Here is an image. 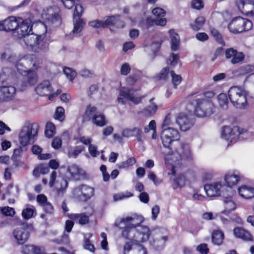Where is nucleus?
Here are the masks:
<instances>
[{
    "label": "nucleus",
    "instance_id": "14",
    "mask_svg": "<svg viewBox=\"0 0 254 254\" xmlns=\"http://www.w3.org/2000/svg\"><path fill=\"white\" fill-rule=\"evenodd\" d=\"M58 8L56 7H50L44 10L42 13L43 18L51 21L56 26L61 24V19L58 14Z\"/></svg>",
    "mask_w": 254,
    "mask_h": 254
},
{
    "label": "nucleus",
    "instance_id": "21",
    "mask_svg": "<svg viewBox=\"0 0 254 254\" xmlns=\"http://www.w3.org/2000/svg\"><path fill=\"white\" fill-rule=\"evenodd\" d=\"M67 172L70 174L72 179L79 180L85 175L84 171L75 164H72L67 168Z\"/></svg>",
    "mask_w": 254,
    "mask_h": 254
},
{
    "label": "nucleus",
    "instance_id": "16",
    "mask_svg": "<svg viewBox=\"0 0 254 254\" xmlns=\"http://www.w3.org/2000/svg\"><path fill=\"white\" fill-rule=\"evenodd\" d=\"M52 91L53 89L50 82L47 80L42 81L35 88L36 93L42 96H49Z\"/></svg>",
    "mask_w": 254,
    "mask_h": 254
},
{
    "label": "nucleus",
    "instance_id": "18",
    "mask_svg": "<svg viewBox=\"0 0 254 254\" xmlns=\"http://www.w3.org/2000/svg\"><path fill=\"white\" fill-rule=\"evenodd\" d=\"M238 135L237 128H232L230 127L226 126L223 128L221 137L222 138L230 140L231 142H232L237 138Z\"/></svg>",
    "mask_w": 254,
    "mask_h": 254
},
{
    "label": "nucleus",
    "instance_id": "49",
    "mask_svg": "<svg viewBox=\"0 0 254 254\" xmlns=\"http://www.w3.org/2000/svg\"><path fill=\"white\" fill-rule=\"evenodd\" d=\"M64 109L62 107H59L57 108L55 118L60 121H63L64 118Z\"/></svg>",
    "mask_w": 254,
    "mask_h": 254
},
{
    "label": "nucleus",
    "instance_id": "42",
    "mask_svg": "<svg viewBox=\"0 0 254 254\" xmlns=\"http://www.w3.org/2000/svg\"><path fill=\"white\" fill-rule=\"evenodd\" d=\"M150 130H153L152 134V138L154 139L157 137L156 134V123L154 120H152L150 122L148 126L144 127V130L145 132H148Z\"/></svg>",
    "mask_w": 254,
    "mask_h": 254
},
{
    "label": "nucleus",
    "instance_id": "64",
    "mask_svg": "<svg viewBox=\"0 0 254 254\" xmlns=\"http://www.w3.org/2000/svg\"><path fill=\"white\" fill-rule=\"evenodd\" d=\"M37 202L42 206L48 202L47 197L43 194L38 195L37 196Z\"/></svg>",
    "mask_w": 254,
    "mask_h": 254
},
{
    "label": "nucleus",
    "instance_id": "54",
    "mask_svg": "<svg viewBox=\"0 0 254 254\" xmlns=\"http://www.w3.org/2000/svg\"><path fill=\"white\" fill-rule=\"evenodd\" d=\"M17 188H14L13 185H9L7 188V193L6 194H4L2 196V199H4L5 196L7 194L11 195L13 196L16 195L17 193Z\"/></svg>",
    "mask_w": 254,
    "mask_h": 254
},
{
    "label": "nucleus",
    "instance_id": "24",
    "mask_svg": "<svg viewBox=\"0 0 254 254\" xmlns=\"http://www.w3.org/2000/svg\"><path fill=\"white\" fill-rule=\"evenodd\" d=\"M154 98H151L149 100V105L144 108L142 111L139 113L142 114L146 117L151 116L154 115L158 109L157 105L153 102Z\"/></svg>",
    "mask_w": 254,
    "mask_h": 254
},
{
    "label": "nucleus",
    "instance_id": "44",
    "mask_svg": "<svg viewBox=\"0 0 254 254\" xmlns=\"http://www.w3.org/2000/svg\"><path fill=\"white\" fill-rule=\"evenodd\" d=\"M135 162V159L134 157H130L126 161L118 164V166L120 169L126 168L133 165Z\"/></svg>",
    "mask_w": 254,
    "mask_h": 254
},
{
    "label": "nucleus",
    "instance_id": "23",
    "mask_svg": "<svg viewBox=\"0 0 254 254\" xmlns=\"http://www.w3.org/2000/svg\"><path fill=\"white\" fill-rule=\"evenodd\" d=\"M98 113V111L95 106L91 104L88 105L86 107L83 116V121H92Z\"/></svg>",
    "mask_w": 254,
    "mask_h": 254
},
{
    "label": "nucleus",
    "instance_id": "39",
    "mask_svg": "<svg viewBox=\"0 0 254 254\" xmlns=\"http://www.w3.org/2000/svg\"><path fill=\"white\" fill-rule=\"evenodd\" d=\"M238 72L241 75H245L254 73V65L247 64L241 66L238 69Z\"/></svg>",
    "mask_w": 254,
    "mask_h": 254
},
{
    "label": "nucleus",
    "instance_id": "29",
    "mask_svg": "<svg viewBox=\"0 0 254 254\" xmlns=\"http://www.w3.org/2000/svg\"><path fill=\"white\" fill-rule=\"evenodd\" d=\"M73 29L70 33V35H71L70 38H72L74 36H79L84 25V22L81 19H75V20L73 19Z\"/></svg>",
    "mask_w": 254,
    "mask_h": 254
},
{
    "label": "nucleus",
    "instance_id": "52",
    "mask_svg": "<svg viewBox=\"0 0 254 254\" xmlns=\"http://www.w3.org/2000/svg\"><path fill=\"white\" fill-rule=\"evenodd\" d=\"M162 131H168L170 133L168 134L172 138H179L180 134L177 129L172 127H168V128L162 129Z\"/></svg>",
    "mask_w": 254,
    "mask_h": 254
},
{
    "label": "nucleus",
    "instance_id": "20",
    "mask_svg": "<svg viewBox=\"0 0 254 254\" xmlns=\"http://www.w3.org/2000/svg\"><path fill=\"white\" fill-rule=\"evenodd\" d=\"M19 21L15 17H9L3 20V31H14L18 26Z\"/></svg>",
    "mask_w": 254,
    "mask_h": 254
},
{
    "label": "nucleus",
    "instance_id": "43",
    "mask_svg": "<svg viewBox=\"0 0 254 254\" xmlns=\"http://www.w3.org/2000/svg\"><path fill=\"white\" fill-rule=\"evenodd\" d=\"M174 118L172 115L171 114H168L162 125V129H164V128H167L168 127H172V126L174 124Z\"/></svg>",
    "mask_w": 254,
    "mask_h": 254
},
{
    "label": "nucleus",
    "instance_id": "26",
    "mask_svg": "<svg viewBox=\"0 0 254 254\" xmlns=\"http://www.w3.org/2000/svg\"><path fill=\"white\" fill-rule=\"evenodd\" d=\"M66 215L70 220H66L65 222H73V221H78V222H88L89 220L88 216L86 215L84 213H67Z\"/></svg>",
    "mask_w": 254,
    "mask_h": 254
},
{
    "label": "nucleus",
    "instance_id": "36",
    "mask_svg": "<svg viewBox=\"0 0 254 254\" xmlns=\"http://www.w3.org/2000/svg\"><path fill=\"white\" fill-rule=\"evenodd\" d=\"M205 22V19L202 16H199L196 18L195 21L190 24L191 29L194 31L200 30Z\"/></svg>",
    "mask_w": 254,
    "mask_h": 254
},
{
    "label": "nucleus",
    "instance_id": "7",
    "mask_svg": "<svg viewBox=\"0 0 254 254\" xmlns=\"http://www.w3.org/2000/svg\"><path fill=\"white\" fill-rule=\"evenodd\" d=\"M90 26L94 28H105L109 25L114 26L117 28H123L124 23L119 16H112L104 18L102 20H95L89 23Z\"/></svg>",
    "mask_w": 254,
    "mask_h": 254
},
{
    "label": "nucleus",
    "instance_id": "56",
    "mask_svg": "<svg viewBox=\"0 0 254 254\" xmlns=\"http://www.w3.org/2000/svg\"><path fill=\"white\" fill-rule=\"evenodd\" d=\"M1 211L3 214L5 216H12L15 213V211L13 208L9 207H4L1 208Z\"/></svg>",
    "mask_w": 254,
    "mask_h": 254
},
{
    "label": "nucleus",
    "instance_id": "45",
    "mask_svg": "<svg viewBox=\"0 0 254 254\" xmlns=\"http://www.w3.org/2000/svg\"><path fill=\"white\" fill-rule=\"evenodd\" d=\"M64 73L70 81H72L77 75L76 72L69 67H65Z\"/></svg>",
    "mask_w": 254,
    "mask_h": 254
},
{
    "label": "nucleus",
    "instance_id": "60",
    "mask_svg": "<svg viewBox=\"0 0 254 254\" xmlns=\"http://www.w3.org/2000/svg\"><path fill=\"white\" fill-rule=\"evenodd\" d=\"M225 207L226 210L228 211L233 210L236 208L235 203L231 200L225 201Z\"/></svg>",
    "mask_w": 254,
    "mask_h": 254
},
{
    "label": "nucleus",
    "instance_id": "47",
    "mask_svg": "<svg viewBox=\"0 0 254 254\" xmlns=\"http://www.w3.org/2000/svg\"><path fill=\"white\" fill-rule=\"evenodd\" d=\"M179 62V58L178 55L172 53L169 58L167 60V64L171 67L175 66Z\"/></svg>",
    "mask_w": 254,
    "mask_h": 254
},
{
    "label": "nucleus",
    "instance_id": "11",
    "mask_svg": "<svg viewBox=\"0 0 254 254\" xmlns=\"http://www.w3.org/2000/svg\"><path fill=\"white\" fill-rule=\"evenodd\" d=\"M239 10L248 16H254V1L252 0H236Z\"/></svg>",
    "mask_w": 254,
    "mask_h": 254
},
{
    "label": "nucleus",
    "instance_id": "37",
    "mask_svg": "<svg viewBox=\"0 0 254 254\" xmlns=\"http://www.w3.org/2000/svg\"><path fill=\"white\" fill-rule=\"evenodd\" d=\"M49 167L44 164H40L36 167L33 170V174L36 177H38L40 174H46L49 172Z\"/></svg>",
    "mask_w": 254,
    "mask_h": 254
},
{
    "label": "nucleus",
    "instance_id": "33",
    "mask_svg": "<svg viewBox=\"0 0 254 254\" xmlns=\"http://www.w3.org/2000/svg\"><path fill=\"white\" fill-rule=\"evenodd\" d=\"M91 122L98 127H103L107 124L105 116L100 112H98Z\"/></svg>",
    "mask_w": 254,
    "mask_h": 254
},
{
    "label": "nucleus",
    "instance_id": "32",
    "mask_svg": "<svg viewBox=\"0 0 254 254\" xmlns=\"http://www.w3.org/2000/svg\"><path fill=\"white\" fill-rule=\"evenodd\" d=\"M144 219L142 216L137 214H131L126 217L122 218L120 222H128L129 221H134L135 222H143Z\"/></svg>",
    "mask_w": 254,
    "mask_h": 254
},
{
    "label": "nucleus",
    "instance_id": "28",
    "mask_svg": "<svg viewBox=\"0 0 254 254\" xmlns=\"http://www.w3.org/2000/svg\"><path fill=\"white\" fill-rule=\"evenodd\" d=\"M190 179V178L188 174L178 175L177 177L174 180V184L173 185V188L175 189L178 187H183L186 183L189 181Z\"/></svg>",
    "mask_w": 254,
    "mask_h": 254
},
{
    "label": "nucleus",
    "instance_id": "22",
    "mask_svg": "<svg viewBox=\"0 0 254 254\" xmlns=\"http://www.w3.org/2000/svg\"><path fill=\"white\" fill-rule=\"evenodd\" d=\"M152 13L155 16V21L157 25L164 26L166 20L163 17L165 15V12L162 8L157 7L152 10Z\"/></svg>",
    "mask_w": 254,
    "mask_h": 254
},
{
    "label": "nucleus",
    "instance_id": "5",
    "mask_svg": "<svg viewBox=\"0 0 254 254\" xmlns=\"http://www.w3.org/2000/svg\"><path fill=\"white\" fill-rule=\"evenodd\" d=\"M247 93L243 88L234 86L228 91V96L232 104L238 109H245L247 106Z\"/></svg>",
    "mask_w": 254,
    "mask_h": 254
},
{
    "label": "nucleus",
    "instance_id": "1",
    "mask_svg": "<svg viewBox=\"0 0 254 254\" xmlns=\"http://www.w3.org/2000/svg\"><path fill=\"white\" fill-rule=\"evenodd\" d=\"M1 58L13 64L19 74L26 75V85H33L37 82L38 75L36 70L40 68L41 61L34 55L17 57L15 53L7 51L2 55Z\"/></svg>",
    "mask_w": 254,
    "mask_h": 254
},
{
    "label": "nucleus",
    "instance_id": "12",
    "mask_svg": "<svg viewBox=\"0 0 254 254\" xmlns=\"http://www.w3.org/2000/svg\"><path fill=\"white\" fill-rule=\"evenodd\" d=\"M225 58L229 60L233 64H239L243 62L245 55L242 52H238L233 48L227 49L225 51Z\"/></svg>",
    "mask_w": 254,
    "mask_h": 254
},
{
    "label": "nucleus",
    "instance_id": "38",
    "mask_svg": "<svg viewBox=\"0 0 254 254\" xmlns=\"http://www.w3.org/2000/svg\"><path fill=\"white\" fill-rule=\"evenodd\" d=\"M217 99L220 106L224 110L227 109L228 107L229 101L226 94H220L218 96Z\"/></svg>",
    "mask_w": 254,
    "mask_h": 254
},
{
    "label": "nucleus",
    "instance_id": "46",
    "mask_svg": "<svg viewBox=\"0 0 254 254\" xmlns=\"http://www.w3.org/2000/svg\"><path fill=\"white\" fill-rule=\"evenodd\" d=\"M211 33L215 40L220 44L224 45V42L223 40L222 35L214 28H211L210 30Z\"/></svg>",
    "mask_w": 254,
    "mask_h": 254
},
{
    "label": "nucleus",
    "instance_id": "15",
    "mask_svg": "<svg viewBox=\"0 0 254 254\" xmlns=\"http://www.w3.org/2000/svg\"><path fill=\"white\" fill-rule=\"evenodd\" d=\"M223 186L221 183L216 182L211 184H206L204 187L206 193L208 196L213 197L221 195Z\"/></svg>",
    "mask_w": 254,
    "mask_h": 254
},
{
    "label": "nucleus",
    "instance_id": "50",
    "mask_svg": "<svg viewBox=\"0 0 254 254\" xmlns=\"http://www.w3.org/2000/svg\"><path fill=\"white\" fill-rule=\"evenodd\" d=\"M83 11V9L81 5L75 3V8L73 13V19H80L79 16H81Z\"/></svg>",
    "mask_w": 254,
    "mask_h": 254
},
{
    "label": "nucleus",
    "instance_id": "59",
    "mask_svg": "<svg viewBox=\"0 0 254 254\" xmlns=\"http://www.w3.org/2000/svg\"><path fill=\"white\" fill-rule=\"evenodd\" d=\"M62 144V141L61 138L56 137L52 141V146L54 148L57 149L61 147Z\"/></svg>",
    "mask_w": 254,
    "mask_h": 254
},
{
    "label": "nucleus",
    "instance_id": "31",
    "mask_svg": "<svg viewBox=\"0 0 254 254\" xmlns=\"http://www.w3.org/2000/svg\"><path fill=\"white\" fill-rule=\"evenodd\" d=\"M240 177L233 173H228L225 175V181L228 187H232L236 185L239 181Z\"/></svg>",
    "mask_w": 254,
    "mask_h": 254
},
{
    "label": "nucleus",
    "instance_id": "30",
    "mask_svg": "<svg viewBox=\"0 0 254 254\" xmlns=\"http://www.w3.org/2000/svg\"><path fill=\"white\" fill-rule=\"evenodd\" d=\"M35 213H36L35 207L32 205L26 204L22 212V216L24 219L27 220L32 217Z\"/></svg>",
    "mask_w": 254,
    "mask_h": 254
},
{
    "label": "nucleus",
    "instance_id": "58",
    "mask_svg": "<svg viewBox=\"0 0 254 254\" xmlns=\"http://www.w3.org/2000/svg\"><path fill=\"white\" fill-rule=\"evenodd\" d=\"M98 93V87L97 85L94 84L90 86L88 92V96L93 97L94 96Z\"/></svg>",
    "mask_w": 254,
    "mask_h": 254
},
{
    "label": "nucleus",
    "instance_id": "62",
    "mask_svg": "<svg viewBox=\"0 0 254 254\" xmlns=\"http://www.w3.org/2000/svg\"><path fill=\"white\" fill-rule=\"evenodd\" d=\"M130 70V67L127 63L123 64L121 68V73L122 75H127Z\"/></svg>",
    "mask_w": 254,
    "mask_h": 254
},
{
    "label": "nucleus",
    "instance_id": "57",
    "mask_svg": "<svg viewBox=\"0 0 254 254\" xmlns=\"http://www.w3.org/2000/svg\"><path fill=\"white\" fill-rule=\"evenodd\" d=\"M148 178L151 181H153L154 184L155 186H157L161 184V180L158 178H157L156 175L152 172H149L148 174Z\"/></svg>",
    "mask_w": 254,
    "mask_h": 254
},
{
    "label": "nucleus",
    "instance_id": "3",
    "mask_svg": "<svg viewBox=\"0 0 254 254\" xmlns=\"http://www.w3.org/2000/svg\"><path fill=\"white\" fill-rule=\"evenodd\" d=\"M24 43L27 49L36 53L46 52L49 48V44L45 40L44 36L33 33L26 37Z\"/></svg>",
    "mask_w": 254,
    "mask_h": 254
},
{
    "label": "nucleus",
    "instance_id": "10",
    "mask_svg": "<svg viewBox=\"0 0 254 254\" xmlns=\"http://www.w3.org/2000/svg\"><path fill=\"white\" fill-rule=\"evenodd\" d=\"M144 96H138L136 92L132 89L123 88L118 98L119 103L125 104L127 100L131 101L135 104L141 102Z\"/></svg>",
    "mask_w": 254,
    "mask_h": 254
},
{
    "label": "nucleus",
    "instance_id": "17",
    "mask_svg": "<svg viewBox=\"0 0 254 254\" xmlns=\"http://www.w3.org/2000/svg\"><path fill=\"white\" fill-rule=\"evenodd\" d=\"M176 123L179 126L180 129L186 131L189 130L193 125L192 122L185 114H180L176 120Z\"/></svg>",
    "mask_w": 254,
    "mask_h": 254
},
{
    "label": "nucleus",
    "instance_id": "34",
    "mask_svg": "<svg viewBox=\"0 0 254 254\" xmlns=\"http://www.w3.org/2000/svg\"><path fill=\"white\" fill-rule=\"evenodd\" d=\"M170 33L171 39V49L172 51H176L178 49L180 43L179 36L173 30H170Z\"/></svg>",
    "mask_w": 254,
    "mask_h": 254
},
{
    "label": "nucleus",
    "instance_id": "55",
    "mask_svg": "<svg viewBox=\"0 0 254 254\" xmlns=\"http://www.w3.org/2000/svg\"><path fill=\"white\" fill-rule=\"evenodd\" d=\"M218 217L217 214H213L211 212H206L203 214L202 218L204 220H218L217 218Z\"/></svg>",
    "mask_w": 254,
    "mask_h": 254
},
{
    "label": "nucleus",
    "instance_id": "40",
    "mask_svg": "<svg viewBox=\"0 0 254 254\" xmlns=\"http://www.w3.org/2000/svg\"><path fill=\"white\" fill-rule=\"evenodd\" d=\"M45 135L48 137H52L56 133V127L53 123L48 122L47 123L45 130Z\"/></svg>",
    "mask_w": 254,
    "mask_h": 254
},
{
    "label": "nucleus",
    "instance_id": "2",
    "mask_svg": "<svg viewBox=\"0 0 254 254\" xmlns=\"http://www.w3.org/2000/svg\"><path fill=\"white\" fill-rule=\"evenodd\" d=\"M178 143V147L174 151L170 149L168 152L163 151L166 160H172L174 164H179V162L183 160H190L192 155L190 147L186 143Z\"/></svg>",
    "mask_w": 254,
    "mask_h": 254
},
{
    "label": "nucleus",
    "instance_id": "13",
    "mask_svg": "<svg viewBox=\"0 0 254 254\" xmlns=\"http://www.w3.org/2000/svg\"><path fill=\"white\" fill-rule=\"evenodd\" d=\"M14 33H17V36L18 38L22 39L23 43L25 42L26 37L31 35V33H33L31 22L26 20L20 24L19 21L18 26Z\"/></svg>",
    "mask_w": 254,
    "mask_h": 254
},
{
    "label": "nucleus",
    "instance_id": "63",
    "mask_svg": "<svg viewBox=\"0 0 254 254\" xmlns=\"http://www.w3.org/2000/svg\"><path fill=\"white\" fill-rule=\"evenodd\" d=\"M191 5L193 8L196 9H200L203 7L202 0H192Z\"/></svg>",
    "mask_w": 254,
    "mask_h": 254
},
{
    "label": "nucleus",
    "instance_id": "35",
    "mask_svg": "<svg viewBox=\"0 0 254 254\" xmlns=\"http://www.w3.org/2000/svg\"><path fill=\"white\" fill-rule=\"evenodd\" d=\"M5 100L12 98L16 92V88L13 86H1Z\"/></svg>",
    "mask_w": 254,
    "mask_h": 254
},
{
    "label": "nucleus",
    "instance_id": "27",
    "mask_svg": "<svg viewBox=\"0 0 254 254\" xmlns=\"http://www.w3.org/2000/svg\"><path fill=\"white\" fill-rule=\"evenodd\" d=\"M170 133L168 131H162L161 139L163 146L166 148H169L173 141H177L179 138H172L168 135Z\"/></svg>",
    "mask_w": 254,
    "mask_h": 254
},
{
    "label": "nucleus",
    "instance_id": "9",
    "mask_svg": "<svg viewBox=\"0 0 254 254\" xmlns=\"http://www.w3.org/2000/svg\"><path fill=\"white\" fill-rule=\"evenodd\" d=\"M94 189L89 186L82 184L73 190V195L79 201H86L94 195Z\"/></svg>",
    "mask_w": 254,
    "mask_h": 254
},
{
    "label": "nucleus",
    "instance_id": "61",
    "mask_svg": "<svg viewBox=\"0 0 254 254\" xmlns=\"http://www.w3.org/2000/svg\"><path fill=\"white\" fill-rule=\"evenodd\" d=\"M196 38L201 42H204L208 39V35L204 32H198L195 35Z\"/></svg>",
    "mask_w": 254,
    "mask_h": 254
},
{
    "label": "nucleus",
    "instance_id": "8",
    "mask_svg": "<svg viewBox=\"0 0 254 254\" xmlns=\"http://www.w3.org/2000/svg\"><path fill=\"white\" fill-rule=\"evenodd\" d=\"M194 111L199 117H208L213 113L214 105L209 100L197 99Z\"/></svg>",
    "mask_w": 254,
    "mask_h": 254
},
{
    "label": "nucleus",
    "instance_id": "25",
    "mask_svg": "<svg viewBox=\"0 0 254 254\" xmlns=\"http://www.w3.org/2000/svg\"><path fill=\"white\" fill-rule=\"evenodd\" d=\"M240 195L246 199H251L254 197V188L246 186L240 187L238 189Z\"/></svg>",
    "mask_w": 254,
    "mask_h": 254
},
{
    "label": "nucleus",
    "instance_id": "19",
    "mask_svg": "<svg viewBox=\"0 0 254 254\" xmlns=\"http://www.w3.org/2000/svg\"><path fill=\"white\" fill-rule=\"evenodd\" d=\"M67 187V181L63 178H59L56 184L57 196L62 197L65 193Z\"/></svg>",
    "mask_w": 254,
    "mask_h": 254
},
{
    "label": "nucleus",
    "instance_id": "4",
    "mask_svg": "<svg viewBox=\"0 0 254 254\" xmlns=\"http://www.w3.org/2000/svg\"><path fill=\"white\" fill-rule=\"evenodd\" d=\"M38 125L36 123H26L20 129L18 139L20 143L26 146L36 139Z\"/></svg>",
    "mask_w": 254,
    "mask_h": 254
},
{
    "label": "nucleus",
    "instance_id": "51",
    "mask_svg": "<svg viewBox=\"0 0 254 254\" xmlns=\"http://www.w3.org/2000/svg\"><path fill=\"white\" fill-rule=\"evenodd\" d=\"M132 195L133 194L131 192L127 191L124 193L122 192L115 194L113 197L115 201H118L125 198H128L132 196Z\"/></svg>",
    "mask_w": 254,
    "mask_h": 254
},
{
    "label": "nucleus",
    "instance_id": "41",
    "mask_svg": "<svg viewBox=\"0 0 254 254\" xmlns=\"http://www.w3.org/2000/svg\"><path fill=\"white\" fill-rule=\"evenodd\" d=\"M84 149V146H77L75 148H71L68 150L67 152V156L69 158H75L77 156L82 152Z\"/></svg>",
    "mask_w": 254,
    "mask_h": 254
},
{
    "label": "nucleus",
    "instance_id": "48",
    "mask_svg": "<svg viewBox=\"0 0 254 254\" xmlns=\"http://www.w3.org/2000/svg\"><path fill=\"white\" fill-rule=\"evenodd\" d=\"M170 74L172 77V82L174 87L176 88L177 86L181 83L182 77L181 75L176 74L174 71H171Z\"/></svg>",
    "mask_w": 254,
    "mask_h": 254
},
{
    "label": "nucleus",
    "instance_id": "53",
    "mask_svg": "<svg viewBox=\"0 0 254 254\" xmlns=\"http://www.w3.org/2000/svg\"><path fill=\"white\" fill-rule=\"evenodd\" d=\"M88 151L91 156L93 157H96L99 155L100 152L97 150V146L94 144H91L88 146Z\"/></svg>",
    "mask_w": 254,
    "mask_h": 254
},
{
    "label": "nucleus",
    "instance_id": "6",
    "mask_svg": "<svg viewBox=\"0 0 254 254\" xmlns=\"http://www.w3.org/2000/svg\"><path fill=\"white\" fill-rule=\"evenodd\" d=\"M253 23L250 20L242 17L234 18L228 25L230 31L233 33H241L251 30L253 27Z\"/></svg>",
    "mask_w": 254,
    "mask_h": 254
}]
</instances>
